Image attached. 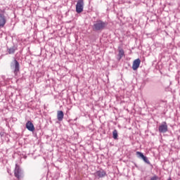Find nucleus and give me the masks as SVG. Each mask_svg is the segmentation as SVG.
I'll list each match as a JSON object with an SVG mask.
<instances>
[{"label":"nucleus","instance_id":"nucleus-15","mask_svg":"<svg viewBox=\"0 0 180 180\" xmlns=\"http://www.w3.org/2000/svg\"><path fill=\"white\" fill-rule=\"evenodd\" d=\"M136 155L138 157V158H143L144 157V155L143 154V153L141 152H136Z\"/></svg>","mask_w":180,"mask_h":180},{"label":"nucleus","instance_id":"nucleus-2","mask_svg":"<svg viewBox=\"0 0 180 180\" xmlns=\"http://www.w3.org/2000/svg\"><path fill=\"white\" fill-rule=\"evenodd\" d=\"M6 10L5 9H0V29L2 27H5L6 25Z\"/></svg>","mask_w":180,"mask_h":180},{"label":"nucleus","instance_id":"nucleus-9","mask_svg":"<svg viewBox=\"0 0 180 180\" xmlns=\"http://www.w3.org/2000/svg\"><path fill=\"white\" fill-rule=\"evenodd\" d=\"M96 176H98V178H103L106 176V172L103 169L98 170L96 172Z\"/></svg>","mask_w":180,"mask_h":180},{"label":"nucleus","instance_id":"nucleus-4","mask_svg":"<svg viewBox=\"0 0 180 180\" xmlns=\"http://www.w3.org/2000/svg\"><path fill=\"white\" fill-rule=\"evenodd\" d=\"M84 0H78L76 4L77 13H81L84 12Z\"/></svg>","mask_w":180,"mask_h":180},{"label":"nucleus","instance_id":"nucleus-6","mask_svg":"<svg viewBox=\"0 0 180 180\" xmlns=\"http://www.w3.org/2000/svg\"><path fill=\"white\" fill-rule=\"evenodd\" d=\"M13 67L14 68L15 75H18V74H19V71H20V66L19 65V62H18L16 59L14 60V65Z\"/></svg>","mask_w":180,"mask_h":180},{"label":"nucleus","instance_id":"nucleus-11","mask_svg":"<svg viewBox=\"0 0 180 180\" xmlns=\"http://www.w3.org/2000/svg\"><path fill=\"white\" fill-rule=\"evenodd\" d=\"M124 56V50H123V49H122V48H120L118 49V55H117L119 61H120V60H122V58Z\"/></svg>","mask_w":180,"mask_h":180},{"label":"nucleus","instance_id":"nucleus-14","mask_svg":"<svg viewBox=\"0 0 180 180\" xmlns=\"http://www.w3.org/2000/svg\"><path fill=\"white\" fill-rule=\"evenodd\" d=\"M143 160L144 161V162H146V164H148V165H151V162H150V160H148V158L146 156H143L142 158Z\"/></svg>","mask_w":180,"mask_h":180},{"label":"nucleus","instance_id":"nucleus-10","mask_svg":"<svg viewBox=\"0 0 180 180\" xmlns=\"http://www.w3.org/2000/svg\"><path fill=\"white\" fill-rule=\"evenodd\" d=\"M57 119L58 122H63V119H64V112L63 110L57 111Z\"/></svg>","mask_w":180,"mask_h":180},{"label":"nucleus","instance_id":"nucleus-16","mask_svg":"<svg viewBox=\"0 0 180 180\" xmlns=\"http://www.w3.org/2000/svg\"><path fill=\"white\" fill-rule=\"evenodd\" d=\"M150 180H160V178L158 176L155 175L154 176L150 178Z\"/></svg>","mask_w":180,"mask_h":180},{"label":"nucleus","instance_id":"nucleus-12","mask_svg":"<svg viewBox=\"0 0 180 180\" xmlns=\"http://www.w3.org/2000/svg\"><path fill=\"white\" fill-rule=\"evenodd\" d=\"M15 50H17L16 47L13 46L7 49V53H8V54H15Z\"/></svg>","mask_w":180,"mask_h":180},{"label":"nucleus","instance_id":"nucleus-5","mask_svg":"<svg viewBox=\"0 0 180 180\" xmlns=\"http://www.w3.org/2000/svg\"><path fill=\"white\" fill-rule=\"evenodd\" d=\"M158 130L160 133H167V131H168V125L167 124V122H162L158 127Z\"/></svg>","mask_w":180,"mask_h":180},{"label":"nucleus","instance_id":"nucleus-1","mask_svg":"<svg viewBox=\"0 0 180 180\" xmlns=\"http://www.w3.org/2000/svg\"><path fill=\"white\" fill-rule=\"evenodd\" d=\"M108 27V22H105L101 20H97L94 22L92 25V29L94 32H102V30H105Z\"/></svg>","mask_w":180,"mask_h":180},{"label":"nucleus","instance_id":"nucleus-7","mask_svg":"<svg viewBox=\"0 0 180 180\" xmlns=\"http://www.w3.org/2000/svg\"><path fill=\"white\" fill-rule=\"evenodd\" d=\"M140 64H141V60H140V58L134 60L132 65V70H134V71L138 70L140 67Z\"/></svg>","mask_w":180,"mask_h":180},{"label":"nucleus","instance_id":"nucleus-13","mask_svg":"<svg viewBox=\"0 0 180 180\" xmlns=\"http://www.w3.org/2000/svg\"><path fill=\"white\" fill-rule=\"evenodd\" d=\"M117 137H119L117 134V130L115 129L112 131V138L114 139V140H117Z\"/></svg>","mask_w":180,"mask_h":180},{"label":"nucleus","instance_id":"nucleus-8","mask_svg":"<svg viewBox=\"0 0 180 180\" xmlns=\"http://www.w3.org/2000/svg\"><path fill=\"white\" fill-rule=\"evenodd\" d=\"M26 129L29 130V131H34V125L30 121H27L25 124Z\"/></svg>","mask_w":180,"mask_h":180},{"label":"nucleus","instance_id":"nucleus-3","mask_svg":"<svg viewBox=\"0 0 180 180\" xmlns=\"http://www.w3.org/2000/svg\"><path fill=\"white\" fill-rule=\"evenodd\" d=\"M14 176L17 178L18 180L22 179L23 178V172H22V169H20V167L18 165V164L15 165V168L14 170Z\"/></svg>","mask_w":180,"mask_h":180},{"label":"nucleus","instance_id":"nucleus-17","mask_svg":"<svg viewBox=\"0 0 180 180\" xmlns=\"http://www.w3.org/2000/svg\"><path fill=\"white\" fill-rule=\"evenodd\" d=\"M167 180H172V179H167Z\"/></svg>","mask_w":180,"mask_h":180}]
</instances>
